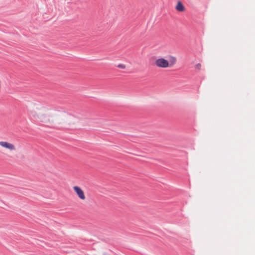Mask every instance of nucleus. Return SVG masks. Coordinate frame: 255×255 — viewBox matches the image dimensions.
Here are the masks:
<instances>
[{
    "label": "nucleus",
    "instance_id": "nucleus-1",
    "mask_svg": "<svg viewBox=\"0 0 255 255\" xmlns=\"http://www.w3.org/2000/svg\"><path fill=\"white\" fill-rule=\"evenodd\" d=\"M176 58L170 55L168 57V60L163 57L157 58L155 61V65L159 68H171L176 63Z\"/></svg>",
    "mask_w": 255,
    "mask_h": 255
},
{
    "label": "nucleus",
    "instance_id": "nucleus-2",
    "mask_svg": "<svg viewBox=\"0 0 255 255\" xmlns=\"http://www.w3.org/2000/svg\"><path fill=\"white\" fill-rule=\"evenodd\" d=\"M0 147L9 152H15L16 150L15 145L12 142L7 141H0Z\"/></svg>",
    "mask_w": 255,
    "mask_h": 255
},
{
    "label": "nucleus",
    "instance_id": "nucleus-3",
    "mask_svg": "<svg viewBox=\"0 0 255 255\" xmlns=\"http://www.w3.org/2000/svg\"><path fill=\"white\" fill-rule=\"evenodd\" d=\"M73 189L76 196L80 200L85 201L86 199L85 194L83 190L80 187L74 186Z\"/></svg>",
    "mask_w": 255,
    "mask_h": 255
},
{
    "label": "nucleus",
    "instance_id": "nucleus-4",
    "mask_svg": "<svg viewBox=\"0 0 255 255\" xmlns=\"http://www.w3.org/2000/svg\"><path fill=\"white\" fill-rule=\"evenodd\" d=\"M175 8L177 11H180V12H182L185 10V7H184V5L180 1H178L177 5L175 7Z\"/></svg>",
    "mask_w": 255,
    "mask_h": 255
},
{
    "label": "nucleus",
    "instance_id": "nucleus-5",
    "mask_svg": "<svg viewBox=\"0 0 255 255\" xmlns=\"http://www.w3.org/2000/svg\"><path fill=\"white\" fill-rule=\"evenodd\" d=\"M31 116L32 117L36 119L41 120L42 117L38 114L36 112H34L31 113Z\"/></svg>",
    "mask_w": 255,
    "mask_h": 255
},
{
    "label": "nucleus",
    "instance_id": "nucleus-6",
    "mask_svg": "<svg viewBox=\"0 0 255 255\" xmlns=\"http://www.w3.org/2000/svg\"><path fill=\"white\" fill-rule=\"evenodd\" d=\"M117 67L122 69H125L126 68V65L124 64H119L117 65Z\"/></svg>",
    "mask_w": 255,
    "mask_h": 255
},
{
    "label": "nucleus",
    "instance_id": "nucleus-7",
    "mask_svg": "<svg viewBox=\"0 0 255 255\" xmlns=\"http://www.w3.org/2000/svg\"><path fill=\"white\" fill-rule=\"evenodd\" d=\"M201 67V64L200 63L196 64L195 65V69L198 70V71L200 70Z\"/></svg>",
    "mask_w": 255,
    "mask_h": 255
}]
</instances>
